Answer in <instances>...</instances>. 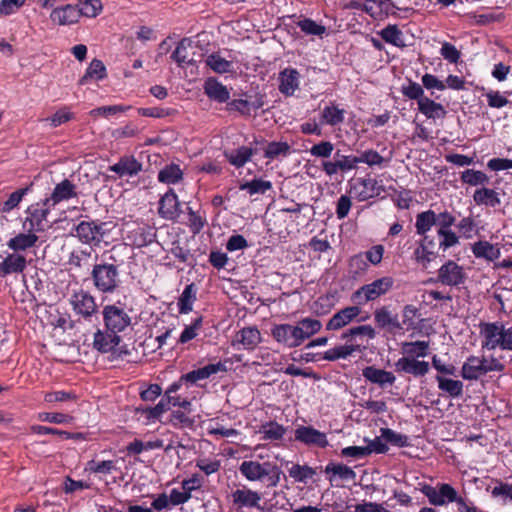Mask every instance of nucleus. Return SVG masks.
Here are the masks:
<instances>
[{
  "label": "nucleus",
  "mask_w": 512,
  "mask_h": 512,
  "mask_svg": "<svg viewBox=\"0 0 512 512\" xmlns=\"http://www.w3.org/2000/svg\"><path fill=\"white\" fill-rule=\"evenodd\" d=\"M121 264L112 254L104 253L99 262L93 265L91 279L95 289L103 294H113L121 286Z\"/></svg>",
  "instance_id": "obj_1"
},
{
  "label": "nucleus",
  "mask_w": 512,
  "mask_h": 512,
  "mask_svg": "<svg viewBox=\"0 0 512 512\" xmlns=\"http://www.w3.org/2000/svg\"><path fill=\"white\" fill-rule=\"evenodd\" d=\"M480 337L482 348L487 350L512 351V325L506 327L502 322L480 323Z\"/></svg>",
  "instance_id": "obj_2"
},
{
  "label": "nucleus",
  "mask_w": 512,
  "mask_h": 512,
  "mask_svg": "<svg viewBox=\"0 0 512 512\" xmlns=\"http://www.w3.org/2000/svg\"><path fill=\"white\" fill-rule=\"evenodd\" d=\"M239 471L248 481H266V487H276L280 482L282 471L270 462L243 461Z\"/></svg>",
  "instance_id": "obj_3"
},
{
  "label": "nucleus",
  "mask_w": 512,
  "mask_h": 512,
  "mask_svg": "<svg viewBox=\"0 0 512 512\" xmlns=\"http://www.w3.org/2000/svg\"><path fill=\"white\" fill-rule=\"evenodd\" d=\"M394 285V279L384 276L373 282L358 288L351 296L352 302L357 305H364L387 294Z\"/></svg>",
  "instance_id": "obj_4"
},
{
  "label": "nucleus",
  "mask_w": 512,
  "mask_h": 512,
  "mask_svg": "<svg viewBox=\"0 0 512 512\" xmlns=\"http://www.w3.org/2000/svg\"><path fill=\"white\" fill-rule=\"evenodd\" d=\"M108 223L95 220L81 221L75 227V236L83 244L98 246L108 235Z\"/></svg>",
  "instance_id": "obj_5"
},
{
  "label": "nucleus",
  "mask_w": 512,
  "mask_h": 512,
  "mask_svg": "<svg viewBox=\"0 0 512 512\" xmlns=\"http://www.w3.org/2000/svg\"><path fill=\"white\" fill-rule=\"evenodd\" d=\"M102 315L105 327L110 332L120 333L131 325V317L116 304L104 306Z\"/></svg>",
  "instance_id": "obj_6"
},
{
  "label": "nucleus",
  "mask_w": 512,
  "mask_h": 512,
  "mask_svg": "<svg viewBox=\"0 0 512 512\" xmlns=\"http://www.w3.org/2000/svg\"><path fill=\"white\" fill-rule=\"evenodd\" d=\"M75 315L82 317L85 320H90L93 315L98 312V307L95 298L89 291L80 289L75 291L69 300Z\"/></svg>",
  "instance_id": "obj_7"
},
{
  "label": "nucleus",
  "mask_w": 512,
  "mask_h": 512,
  "mask_svg": "<svg viewBox=\"0 0 512 512\" xmlns=\"http://www.w3.org/2000/svg\"><path fill=\"white\" fill-rule=\"evenodd\" d=\"M295 441L310 447L325 449L329 446L327 434L322 432L311 425H299L294 430Z\"/></svg>",
  "instance_id": "obj_8"
},
{
  "label": "nucleus",
  "mask_w": 512,
  "mask_h": 512,
  "mask_svg": "<svg viewBox=\"0 0 512 512\" xmlns=\"http://www.w3.org/2000/svg\"><path fill=\"white\" fill-rule=\"evenodd\" d=\"M51 207H52L51 203L46 202V198L41 200L40 202L31 204L26 210L28 217L24 221V224H23L24 229L29 232L43 231L44 230L43 222L46 220Z\"/></svg>",
  "instance_id": "obj_9"
},
{
  "label": "nucleus",
  "mask_w": 512,
  "mask_h": 512,
  "mask_svg": "<svg viewBox=\"0 0 512 512\" xmlns=\"http://www.w3.org/2000/svg\"><path fill=\"white\" fill-rule=\"evenodd\" d=\"M420 491L428 498L431 505L443 506L456 499V490L447 483L439 484L438 490L428 484H424Z\"/></svg>",
  "instance_id": "obj_10"
},
{
  "label": "nucleus",
  "mask_w": 512,
  "mask_h": 512,
  "mask_svg": "<svg viewBox=\"0 0 512 512\" xmlns=\"http://www.w3.org/2000/svg\"><path fill=\"white\" fill-rule=\"evenodd\" d=\"M466 275L462 266L448 260L438 270L437 281L447 286H459L465 282Z\"/></svg>",
  "instance_id": "obj_11"
},
{
  "label": "nucleus",
  "mask_w": 512,
  "mask_h": 512,
  "mask_svg": "<svg viewBox=\"0 0 512 512\" xmlns=\"http://www.w3.org/2000/svg\"><path fill=\"white\" fill-rule=\"evenodd\" d=\"M271 335L278 343L288 348H295L301 345L299 338L301 335L296 325L276 324L271 328Z\"/></svg>",
  "instance_id": "obj_12"
},
{
  "label": "nucleus",
  "mask_w": 512,
  "mask_h": 512,
  "mask_svg": "<svg viewBox=\"0 0 512 512\" xmlns=\"http://www.w3.org/2000/svg\"><path fill=\"white\" fill-rule=\"evenodd\" d=\"M394 366L396 372L411 374L414 377H423L430 369L428 362L413 357H401L395 362Z\"/></svg>",
  "instance_id": "obj_13"
},
{
  "label": "nucleus",
  "mask_w": 512,
  "mask_h": 512,
  "mask_svg": "<svg viewBox=\"0 0 512 512\" xmlns=\"http://www.w3.org/2000/svg\"><path fill=\"white\" fill-rule=\"evenodd\" d=\"M360 313V305L355 304L353 306L345 307L329 319L326 324V329L329 331L339 330L356 319Z\"/></svg>",
  "instance_id": "obj_14"
},
{
  "label": "nucleus",
  "mask_w": 512,
  "mask_h": 512,
  "mask_svg": "<svg viewBox=\"0 0 512 512\" xmlns=\"http://www.w3.org/2000/svg\"><path fill=\"white\" fill-rule=\"evenodd\" d=\"M108 170L116 173L120 178L134 177L142 171V163L132 155H124L117 163L109 166Z\"/></svg>",
  "instance_id": "obj_15"
},
{
  "label": "nucleus",
  "mask_w": 512,
  "mask_h": 512,
  "mask_svg": "<svg viewBox=\"0 0 512 512\" xmlns=\"http://www.w3.org/2000/svg\"><path fill=\"white\" fill-rule=\"evenodd\" d=\"M233 504L238 508H256L261 510V494L248 488L237 489L231 494Z\"/></svg>",
  "instance_id": "obj_16"
},
{
  "label": "nucleus",
  "mask_w": 512,
  "mask_h": 512,
  "mask_svg": "<svg viewBox=\"0 0 512 512\" xmlns=\"http://www.w3.org/2000/svg\"><path fill=\"white\" fill-rule=\"evenodd\" d=\"M363 377L372 384L378 385L384 389L388 386H392L395 381V375L384 369L377 368L375 366H367L362 370Z\"/></svg>",
  "instance_id": "obj_17"
},
{
  "label": "nucleus",
  "mask_w": 512,
  "mask_h": 512,
  "mask_svg": "<svg viewBox=\"0 0 512 512\" xmlns=\"http://www.w3.org/2000/svg\"><path fill=\"white\" fill-rule=\"evenodd\" d=\"M226 366L221 363H215V364H208L204 367L192 370L186 374H183L181 376V381H184L186 383L190 384H196L200 380L208 379L210 376L218 373V372H225Z\"/></svg>",
  "instance_id": "obj_18"
},
{
  "label": "nucleus",
  "mask_w": 512,
  "mask_h": 512,
  "mask_svg": "<svg viewBox=\"0 0 512 512\" xmlns=\"http://www.w3.org/2000/svg\"><path fill=\"white\" fill-rule=\"evenodd\" d=\"M487 359L470 356L464 362L461 368V376L466 380H477L481 376L487 374L485 363Z\"/></svg>",
  "instance_id": "obj_19"
},
{
  "label": "nucleus",
  "mask_w": 512,
  "mask_h": 512,
  "mask_svg": "<svg viewBox=\"0 0 512 512\" xmlns=\"http://www.w3.org/2000/svg\"><path fill=\"white\" fill-rule=\"evenodd\" d=\"M132 245L141 248L151 244L156 238V231L148 225L137 226L127 236Z\"/></svg>",
  "instance_id": "obj_20"
},
{
  "label": "nucleus",
  "mask_w": 512,
  "mask_h": 512,
  "mask_svg": "<svg viewBox=\"0 0 512 512\" xmlns=\"http://www.w3.org/2000/svg\"><path fill=\"white\" fill-rule=\"evenodd\" d=\"M76 195V186L68 179H64L55 186L50 197L46 198V202H50L51 206H55L62 201L76 197Z\"/></svg>",
  "instance_id": "obj_21"
},
{
  "label": "nucleus",
  "mask_w": 512,
  "mask_h": 512,
  "mask_svg": "<svg viewBox=\"0 0 512 512\" xmlns=\"http://www.w3.org/2000/svg\"><path fill=\"white\" fill-rule=\"evenodd\" d=\"M374 321L379 328L388 329L389 331L401 330L403 328L398 321V316L393 314L386 306L375 310Z\"/></svg>",
  "instance_id": "obj_22"
},
{
  "label": "nucleus",
  "mask_w": 512,
  "mask_h": 512,
  "mask_svg": "<svg viewBox=\"0 0 512 512\" xmlns=\"http://www.w3.org/2000/svg\"><path fill=\"white\" fill-rule=\"evenodd\" d=\"M299 72L294 68H286L279 74V91L286 95H293L299 87Z\"/></svg>",
  "instance_id": "obj_23"
},
{
  "label": "nucleus",
  "mask_w": 512,
  "mask_h": 512,
  "mask_svg": "<svg viewBox=\"0 0 512 512\" xmlns=\"http://www.w3.org/2000/svg\"><path fill=\"white\" fill-rule=\"evenodd\" d=\"M204 93L209 99L218 103H225L230 97L227 87L213 77H210L205 81Z\"/></svg>",
  "instance_id": "obj_24"
},
{
  "label": "nucleus",
  "mask_w": 512,
  "mask_h": 512,
  "mask_svg": "<svg viewBox=\"0 0 512 512\" xmlns=\"http://www.w3.org/2000/svg\"><path fill=\"white\" fill-rule=\"evenodd\" d=\"M473 201L476 205L489 208H496L501 204L500 193L484 186L474 191Z\"/></svg>",
  "instance_id": "obj_25"
},
{
  "label": "nucleus",
  "mask_w": 512,
  "mask_h": 512,
  "mask_svg": "<svg viewBox=\"0 0 512 512\" xmlns=\"http://www.w3.org/2000/svg\"><path fill=\"white\" fill-rule=\"evenodd\" d=\"M117 334L118 333L116 332H110L108 330L107 332L98 330L94 334V348L102 353H108L112 351L120 343L121 340L120 336Z\"/></svg>",
  "instance_id": "obj_26"
},
{
  "label": "nucleus",
  "mask_w": 512,
  "mask_h": 512,
  "mask_svg": "<svg viewBox=\"0 0 512 512\" xmlns=\"http://www.w3.org/2000/svg\"><path fill=\"white\" fill-rule=\"evenodd\" d=\"M51 20L58 25H71L77 23L80 16L78 9L73 5L56 8L50 15Z\"/></svg>",
  "instance_id": "obj_27"
},
{
  "label": "nucleus",
  "mask_w": 512,
  "mask_h": 512,
  "mask_svg": "<svg viewBox=\"0 0 512 512\" xmlns=\"http://www.w3.org/2000/svg\"><path fill=\"white\" fill-rule=\"evenodd\" d=\"M179 213L178 197L170 190L159 201V214L166 219H174Z\"/></svg>",
  "instance_id": "obj_28"
},
{
  "label": "nucleus",
  "mask_w": 512,
  "mask_h": 512,
  "mask_svg": "<svg viewBox=\"0 0 512 512\" xmlns=\"http://www.w3.org/2000/svg\"><path fill=\"white\" fill-rule=\"evenodd\" d=\"M26 258L23 255L12 253L9 254L0 263V276L5 277L13 273H21L26 268Z\"/></svg>",
  "instance_id": "obj_29"
},
{
  "label": "nucleus",
  "mask_w": 512,
  "mask_h": 512,
  "mask_svg": "<svg viewBox=\"0 0 512 512\" xmlns=\"http://www.w3.org/2000/svg\"><path fill=\"white\" fill-rule=\"evenodd\" d=\"M235 342L244 349L254 350L261 342V334L256 327H245L236 334Z\"/></svg>",
  "instance_id": "obj_30"
},
{
  "label": "nucleus",
  "mask_w": 512,
  "mask_h": 512,
  "mask_svg": "<svg viewBox=\"0 0 512 512\" xmlns=\"http://www.w3.org/2000/svg\"><path fill=\"white\" fill-rule=\"evenodd\" d=\"M357 181L362 186V189L358 192L357 195L360 201H366L368 199L377 197L383 191L382 186L379 185L375 178H359Z\"/></svg>",
  "instance_id": "obj_31"
},
{
  "label": "nucleus",
  "mask_w": 512,
  "mask_h": 512,
  "mask_svg": "<svg viewBox=\"0 0 512 512\" xmlns=\"http://www.w3.org/2000/svg\"><path fill=\"white\" fill-rule=\"evenodd\" d=\"M38 241V236L34 233V231L27 233H19L16 236L12 237L8 242L7 246L17 252V251H25L33 246H35Z\"/></svg>",
  "instance_id": "obj_32"
},
{
  "label": "nucleus",
  "mask_w": 512,
  "mask_h": 512,
  "mask_svg": "<svg viewBox=\"0 0 512 512\" xmlns=\"http://www.w3.org/2000/svg\"><path fill=\"white\" fill-rule=\"evenodd\" d=\"M435 379L438 383L439 390L446 393L449 397L459 398L462 396L464 387L462 381L446 378L442 375H437Z\"/></svg>",
  "instance_id": "obj_33"
},
{
  "label": "nucleus",
  "mask_w": 512,
  "mask_h": 512,
  "mask_svg": "<svg viewBox=\"0 0 512 512\" xmlns=\"http://www.w3.org/2000/svg\"><path fill=\"white\" fill-rule=\"evenodd\" d=\"M418 109L429 119L444 118L447 113L442 104L437 103L428 97L420 100Z\"/></svg>",
  "instance_id": "obj_34"
},
{
  "label": "nucleus",
  "mask_w": 512,
  "mask_h": 512,
  "mask_svg": "<svg viewBox=\"0 0 512 512\" xmlns=\"http://www.w3.org/2000/svg\"><path fill=\"white\" fill-rule=\"evenodd\" d=\"M472 251L476 258H484L489 261H494L500 257V249L487 241L474 243Z\"/></svg>",
  "instance_id": "obj_35"
},
{
  "label": "nucleus",
  "mask_w": 512,
  "mask_h": 512,
  "mask_svg": "<svg viewBox=\"0 0 512 512\" xmlns=\"http://www.w3.org/2000/svg\"><path fill=\"white\" fill-rule=\"evenodd\" d=\"M256 152V150L250 147L241 146L229 153H225V156L231 165L240 168L243 167Z\"/></svg>",
  "instance_id": "obj_36"
},
{
  "label": "nucleus",
  "mask_w": 512,
  "mask_h": 512,
  "mask_svg": "<svg viewBox=\"0 0 512 512\" xmlns=\"http://www.w3.org/2000/svg\"><path fill=\"white\" fill-rule=\"evenodd\" d=\"M197 288L194 283L187 285L178 299L179 313L187 314L192 311L193 304L197 299Z\"/></svg>",
  "instance_id": "obj_37"
},
{
  "label": "nucleus",
  "mask_w": 512,
  "mask_h": 512,
  "mask_svg": "<svg viewBox=\"0 0 512 512\" xmlns=\"http://www.w3.org/2000/svg\"><path fill=\"white\" fill-rule=\"evenodd\" d=\"M356 351H361L360 345H354V344L340 345V346H336L334 348L327 350L323 355V359L328 360V361H336L338 359H346L347 357L351 356Z\"/></svg>",
  "instance_id": "obj_38"
},
{
  "label": "nucleus",
  "mask_w": 512,
  "mask_h": 512,
  "mask_svg": "<svg viewBox=\"0 0 512 512\" xmlns=\"http://www.w3.org/2000/svg\"><path fill=\"white\" fill-rule=\"evenodd\" d=\"M296 327L297 330L300 331L301 336L299 338L302 344L305 340L318 333L322 327V324L317 319L304 318L297 323Z\"/></svg>",
  "instance_id": "obj_39"
},
{
  "label": "nucleus",
  "mask_w": 512,
  "mask_h": 512,
  "mask_svg": "<svg viewBox=\"0 0 512 512\" xmlns=\"http://www.w3.org/2000/svg\"><path fill=\"white\" fill-rule=\"evenodd\" d=\"M106 67L99 59H93L86 69L85 74L79 80L80 85H85L89 79L102 80L106 77Z\"/></svg>",
  "instance_id": "obj_40"
},
{
  "label": "nucleus",
  "mask_w": 512,
  "mask_h": 512,
  "mask_svg": "<svg viewBox=\"0 0 512 512\" xmlns=\"http://www.w3.org/2000/svg\"><path fill=\"white\" fill-rule=\"evenodd\" d=\"M437 222L433 210L423 211L416 216L415 228L418 235H425Z\"/></svg>",
  "instance_id": "obj_41"
},
{
  "label": "nucleus",
  "mask_w": 512,
  "mask_h": 512,
  "mask_svg": "<svg viewBox=\"0 0 512 512\" xmlns=\"http://www.w3.org/2000/svg\"><path fill=\"white\" fill-rule=\"evenodd\" d=\"M429 342L427 341H414L404 342L402 344L403 357H413L417 359L419 357H425L428 355Z\"/></svg>",
  "instance_id": "obj_42"
},
{
  "label": "nucleus",
  "mask_w": 512,
  "mask_h": 512,
  "mask_svg": "<svg viewBox=\"0 0 512 512\" xmlns=\"http://www.w3.org/2000/svg\"><path fill=\"white\" fill-rule=\"evenodd\" d=\"M381 38L396 47L403 48L406 46L403 40V33L397 25H388L379 33Z\"/></svg>",
  "instance_id": "obj_43"
},
{
  "label": "nucleus",
  "mask_w": 512,
  "mask_h": 512,
  "mask_svg": "<svg viewBox=\"0 0 512 512\" xmlns=\"http://www.w3.org/2000/svg\"><path fill=\"white\" fill-rule=\"evenodd\" d=\"M183 177L182 170L179 165L169 164L162 168L158 173V180L165 184H175Z\"/></svg>",
  "instance_id": "obj_44"
},
{
  "label": "nucleus",
  "mask_w": 512,
  "mask_h": 512,
  "mask_svg": "<svg viewBox=\"0 0 512 512\" xmlns=\"http://www.w3.org/2000/svg\"><path fill=\"white\" fill-rule=\"evenodd\" d=\"M291 153V146L287 142H269L264 150V157L270 160L286 157Z\"/></svg>",
  "instance_id": "obj_45"
},
{
  "label": "nucleus",
  "mask_w": 512,
  "mask_h": 512,
  "mask_svg": "<svg viewBox=\"0 0 512 512\" xmlns=\"http://www.w3.org/2000/svg\"><path fill=\"white\" fill-rule=\"evenodd\" d=\"M286 430L287 429L283 425L275 421H269L261 427L263 439L271 441L281 440L284 437Z\"/></svg>",
  "instance_id": "obj_46"
},
{
  "label": "nucleus",
  "mask_w": 512,
  "mask_h": 512,
  "mask_svg": "<svg viewBox=\"0 0 512 512\" xmlns=\"http://www.w3.org/2000/svg\"><path fill=\"white\" fill-rule=\"evenodd\" d=\"M460 180L464 184L471 186L485 185L489 183V177L487 174L480 170L466 169L461 172Z\"/></svg>",
  "instance_id": "obj_47"
},
{
  "label": "nucleus",
  "mask_w": 512,
  "mask_h": 512,
  "mask_svg": "<svg viewBox=\"0 0 512 512\" xmlns=\"http://www.w3.org/2000/svg\"><path fill=\"white\" fill-rule=\"evenodd\" d=\"M288 473L296 482L306 483L316 474V470L308 465L293 464Z\"/></svg>",
  "instance_id": "obj_48"
},
{
  "label": "nucleus",
  "mask_w": 512,
  "mask_h": 512,
  "mask_svg": "<svg viewBox=\"0 0 512 512\" xmlns=\"http://www.w3.org/2000/svg\"><path fill=\"white\" fill-rule=\"evenodd\" d=\"M358 336L373 339L376 337V331L371 325H360L352 327L343 332L341 335V339L351 341Z\"/></svg>",
  "instance_id": "obj_49"
},
{
  "label": "nucleus",
  "mask_w": 512,
  "mask_h": 512,
  "mask_svg": "<svg viewBox=\"0 0 512 512\" xmlns=\"http://www.w3.org/2000/svg\"><path fill=\"white\" fill-rule=\"evenodd\" d=\"M239 189L247 191L250 195L265 194L268 190L272 189V183L263 179H253L252 181L240 184Z\"/></svg>",
  "instance_id": "obj_50"
},
{
  "label": "nucleus",
  "mask_w": 512,
  "mask_h": 512,
  "mask_svg": "<svg viewBox=\"0 0 512 512\" xmlns=\"http://www.w3.org/2000/svg\"><path fill=\"white\" fill-rule=\"evenodd\" d=\"M206 65L216 73H226L230 71L232 63L225 58L221 57L218 53L210 54L206 60Z\"/></svg>",
  "instance_id": "obj_51"
},
{
  "label": "nucleus",
  "mask_w": 512,
  "mask_h": 512,
  "mask_svg": "<svg viewBox=\"0 0 512 512\" xmlns=\"http://www.w3.org/2000/svg\"><path fill=\"white\" fill-rule=\"evenodd\" d=\"M321 117L326 124L335 126L344 121V110L336 106H327L322 110Z\"/></svg>",
  "instance_id": "obj_52"
},
{
  "label": "nucleus",
  "mask_w": 512,
  "mask_h": 512,
  "mask_svg": "<svg viewBox=\"0 0 512 512\" xmlns=\"http://www.w3.org/2000/svg\"><path fill=\"white\" fill-rule=\"evenodd\" d=\"M31 186H32V184H30L27 187L18 189L16 191H14L13 193H11L9 195L8 199L3 203L1 211L4 213H8L11 210H13L14 208H16L19 205V203L21 202V200L23 199V197L28 193Z\"/></svg>",
  "instance_id": "obj_53"
},
{
  "label": "nucleus",
  "mask_w": 512,
  "mask_h": 512,
  "mask_svg": "<svg viewBox=\"0 0 512 512\" xmlns=\"http://www.w3.org/2000/svg\"><path fill=\"white\" fill-rule=\"evenodd\" d=\"M103 9L100 0H85L80 4L78 9L79 16L94 18L101 13Z\"/></svg>",
  "instance_id": "obj_54"
},
{
  "label": "nucleus",
  "mask_w": 512,
  "mask_h": 512,
  "mask_svg": "<svg viewBox=\"0 0 512 512\" xmlns=\"http://www.w3.org/2000/svg\"><path fill=\"white\" fill-rule=\"evenodd\" d=\"M297 26L307 35L321 36L326 32V27L318 24L310 18H304L297 22Z\"/></svg>",
  "instance_id": "obj_55"
},
{
  "label": "nucleus",
  "mask_w": 512,
  "mask_h": 512,
  "mask_svg": "<svg viewBox=\"0 0 512 512\" xmlns=\"http://www.w3.org/2000/svg\"><path fill=\"white\" fill-rule=\"evenodd\" d=\"M325 473H332L334 475H338L341 479L344 480H353L356 477V473L354 472V470L344 464L329 463L325 467Z\"/></svg>",
  "instance_id": "obj_56"
},
{
  "label": "nucleus",
  "mask_w": 512,
  "mask_h": 512,
  "mask_svg": "<svg viewBox=\"0 0 512 512\" xmlns=\"http://www.w3.org/2000/svg\"><path fill=\"white\" fill-rule=\"evenodd\" d=\"M358 160L359 163H365L369 167H381L386 162L385 158L373 149H368L361 152V154L358 156Z\"/></svg>",
  "instance_id": "obj_57"
},
{
  "label": "nucleus",
  "mask_w": 512,
  "mask_h": 512,
  "mask_svg": "<svg viewBox=\"0 0 512 512\" xmlns=\"http://www.w3.org/2000/svg\"><path fill=\"white\" fill-rule=\"evenodd\" d=\"M382 437L392 445L398 447H407L409 445V438L405 434L393 431L392 429H382Z\"/></svg>",
  "instance_id": "obj_58"
},
{
  "label": "nucleus",
  "mask_w": 512,
  "mask_h": 512,
  "mask_svg": "<svg viewBox=\"0 0 512 512\" xmlns=\"http://www.w3.org/2000/svg\"><path fill=\"white\" fill-rule=\"evenodd\" d=\"M334 151V144L330 141H321L317 144H314L310 149L309 153L311 156L317 158H329Z\"/></svg>",
  "instance_id": "obj_59"
},
{
  "label": "nucleus",
  "mask_w": 512,
  "mask_h": 512,
  "mask_svg": "<svg viewBox=\"0 0 512 512\" xmlns=\"http://www.w3.org/2000/svg\"><path fill=\"white\" fill-rule=\"evenodd\" d=\"M493 498H501L503 501L510 499L512 501V484L496 480V485L490 490Z\"/></svg>",
  "instance_id": "obj_60"
},
{
  "label": "nucleus",
  "mask_w": 512,
  "mask_h": 512,
  "mask_svg": "<svg viewBox=\"0 0 512 512\" xmlns=\"http://www.w3.org/2000/svg\"><path fill=\"white\" fill-rule=\"evenodd\" d=\"M191 40L188 38H183L176 46V49L173 51L171 58L178 64V66L183 67L184 63H186V50L189 46H191Z\"/></svg>",
  "instance_id": "obj_61"
},
{
  "label": "nucleus",
  "mask_w": 512,
  "mask_h": 512,
  "mask_svg": "<svg viewBox=\"0 0 512 512\" xmlns=\"http://www.w3.org/2000/svg\"><path fill=\"white\" fill-rule=\"evenodd\" d=\"M188 221L189 228L193 234H198L207 224L206 218L191 208H188Z\"/></svg>",
  "instance_id": "obj_62"
},
{
  "label": "nucleus",
  "mask_w": 512,
  "mask_h": 512,
  "mask_svg": "<svg viewBox=\"0 0 512 512\" xmlns=\"http://www.w3.org/2000/svg\"><path fill=\"white\" fill-rule=\"evenodd\" d=\"M74 118V114L68 110V108H62L56 111L51 117L45 119L49 121L52 127H58Z\"/></svg>",
  "instance_id": "obj_63"
},
{
  "label": "nucleus",
  "mask_w": 512,
  "mask_h": 512,
  "mask_svg": "<svg viewBox=\"0 0 512 512\" xmlns=\"http://www.w3.org/2000/svg\"><path fill=\"white\" fill-rule=\"evenodd\" d=\"M435 258L436 252L432 249L425 248V246L422 247L419 245L414 251V259L424 267Z\"/></svg>",
  "instance_id": "obj_64"
}]
</instances>
